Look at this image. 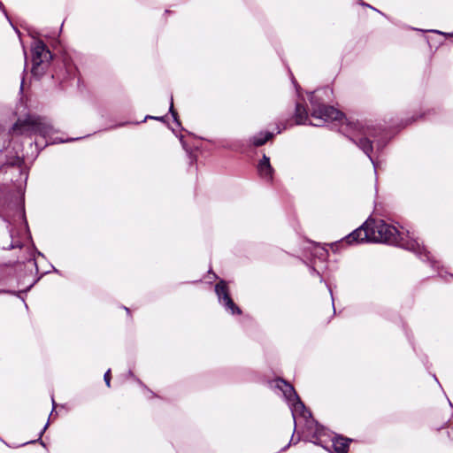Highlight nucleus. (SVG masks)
<instances>
[{"instance_id": "nucleus-1", "label": "nucleus", "mask_w": 453, "mask_h": 453, "mask_svg": "<svg viewBox=\"0 0 453 453\" xmlns=\"http://www.w3.org/2000/svg\"><path fill=\"white\" fill-rule=\"evenodd\" d=\"M409 234V232L407 233ZM398 231L395 226L387 224L383 220L365 222L346 237V242L349 244L359 243L363 242H386L398 245L405 250H411L418 255L427 257L426 248L419 242L407 234Z\"/></svg>"}, {"instance_id": "nucleus-2", "label": "nucleus", "mask_w": 453, "mask_h": 453, "mask_svg": "<svg viewBox=\"0 0 453 453\" xmlns=\"http://www.w3.org/2000/svg\"><path fill=\"white\" fill-rule=\"evenodd\" d=\"M310 102L311 104V116L313 119L312 121L310 122L311 125L320 127L324 123L328 121H340L341 131L349 138V135L348 134H350L353 132V128L349 127H346V126L348 123H354V121H349L346 119L343 114L334 107L325 105L319 102L314 94H311L310 97ZM355 124H359L360 126H363L359 122H355Z\"/></svg>"}, {"instance_id": "nucleus-3", "label": "nucleus", "mask_w": 453, "mask_h": 453, "mask_svg": "<svg viewBox=\"0 0 453 453\" xmlns=\"http://www.w3.org/2000/svg\"><path fill=\"white\" fill-rule=\"evenodd\" d=\"M12 131L16 134H40L46 137L51 134L52 127L44 122L42 118L29 115L24 119H19Z\"/></svg>"}, {"instance_id": "nucleus-4", "label": "nucleus", "mask_w": 453, "mask_h": 453, "mask_svg": "<svg viewBox=\"0 0 453 453\" xmlns=\"http://www.w3.org/2000/svg\"><path fill=\"white\" fill-rule=\"evenodd\" d=\"M353 128V132L349 134V139L356 143L370 158V160L374 164L371 153L372 151V142L371 141V137L376 136V129L372 127H365L360 126L359 124L355 123H348L346 127ZM373 167H376V165H373Z\"/></svg>"}, {"instance_id": "nucleus-5", "label": "nucleus", "mask_w": 453, "mask_h": 453, "mask_svg": "<svg viewBox=\"0 0 453 453\" xmlns=\"http://www.w3.org/2000/svg\"><path fill=\"white\" fill-rule=\"evenodd\" d=\"M51 58V52L47 46L42 41L35 42L32 46V73L34 75H42Z\"/></svg>"}, {"instance_id": "nucleus-6", "label": "nucleus", "mask_w": 453, "mask_h": 453, "mask_svg": "<svg viewBox=\"0 0 453 453\" xmlns=\"http://www.w3.org/2000/svg\"><path fill=\"white\" fill-rule=\"evenodd\" d=\"M291 404V410H292V415L294 418V420L296 419V416L299 415L300 417L306 419L307 427L309 429L312 428V426H315V430L312 434V438L318 440L321 435L324 434V429L320 426H319L313 419H308L311 418V412L306 410L304 404L300 400L299 396L297 399H295L294 402L290 403ZM296 421H295L296 423Z\"/></svg>"}, {"instance_id": "nucleus-7", "label": "nucleus", "mask_w": 453, "mask_h": 453, "mask_svg": "<svg viewBox=\"0 0 453 453\" xmlns=\"http://www.w3.org/2000/svg\"><path fill=\"white\" fill-rule=\"evenodd\" d=\"M216 294L219 302L229 311L232 314H241L240 308L234 303L228 294V288L225 281H219L215 287Z\"/></svg>"}, {"instance_id": "nucleus-8", "label": "nucleus", "mask_w": 453, "mask_h": 453, "mask_svg": "<svg viewBox=\"0 0 453 453\" xmlns=\"http://www.w3.org/2000/svg\"><path fill=\"white\" fill-rule=\"evenodd\" d=\"M257 171L260 177L266 181H271L273 180V169L270 164L269 157L265 155H264L263 158L259 161Z\"/></svg>"}, {"instance_id": "nucleus-9", "label": "nucleus", "mask_w": 453, "mask_h": 453, "mask_svg": "<svg viewBox=\"0 0 453 453\" xmlns=\"http://www.w3.org/2000/svg\"><path fill=\"white\" fill-rule=\"evenodd\" d=\"M276 387L283 392L286 399L288 401L289 403L291 402H294L295 399H297L298 395L294 387L288 383L287 381L283 380H279L276 382Z\"/></svg>"}, {"instance_id": "nucleus-10", "label": "nucleus", "mask_w": 453, "mask_h": 453, "mask_svg": "<svg viewBox=\"0 0 453 453\" xmlns=\"http://www.w3.org/2000/svg\"><path fill=\"white\" fill-rule=\"evenodd\" d=\"M349 440L343 437H337L333 440V448L335 453H347Z\"/></svg>"}, {"instance_id": "nucleus-11", "label": "nucleus", "mask_w": 453, "mask_h": 453, "mask_svg": "<svg viewBox=\"0 0 453 453\" xmlns=\"http://www.w3.org/2000/svg\"><path fill=\"white\" fill-rule=\"evenodd\" d=\"M307 119H308V114H307L305 107L301 104H297L296 107V124H298V125L305 124Z\"/></svg>"}, {"instance_id": "nucleus-12", "label": "nucleus", "mask_w": 453, "mask_h": 453, "mask_svg": "<svg viewBox=\"0 0 453 453\" xmlns=\"http://www.w3.org/2000/svg\"><path fill=\"white\" fill-rule=\"evenodd\" d=\"M273 136V134L272 133H269V132H266L265 134L264 133H260V134H258L257 135H255L252 138V143L255 146H257V147L262 146L268 140H270Z\"/></svg>"}, {"instance_id": "nucleus-13", "label": "nucleus", "mask_w": 453, "mask_h": 453, "mask_svg": "<svg viewBox=\"0 0 453 453\" xmlns=\"http://www.w3.org/2000/svg\"><path fill=\"white\" fill-rule=\"evenodd\" d=\"M63 64L65 70V74H63V79H68L72 76H74L76 73V67L73 65L72 61L68 58H65Z\"/></svg>"}, {"instance_id": "nucleus-14", "label": "nucleus", "mask_w": 453, "mask_h": 453, "mask_svg": "<svg viewBox=\"0 0 453 453\" xmlns=\"http://www.w3.org/2000/svg\"><path fill=\"white\" fill-rule=\"evenodd\" d=\"M104 381L107 385V387L111 386V370H108L104 374Z\"/></svg>"}, {"instance_id": "nucleus-15", "label": "nucleus", "mask_w": 453, "mask_h": 453, "mask_svg": "<svg viewBox=\"0 0 453 453\" xmlns=\"http://www.w3.org/2000/svg\"><path fill=\"white\" fill-rule=\"evenodd\" d=\"M170 111L172 112L173 118L176 119V115L177 113L175 112V111L173 110V102L171 103V106H170Z\"/></svg>"}, {"instance_id": "nucleus-16", "label": "nucleus", "mask_w": 453, "mask_h": 453, "mask_svg": "<svg viewBox=\"0 0 453 453\" xmlns=\"http://www.w3.org/2000/svg\"><path fill=\"white\" fill-rule=\"evenodd\" d=\"M432 32H434V33H438V34H441V35H444L443 33L438 31V30H432Z\"/></svg>"}, {"instance_id": "nucleus-17", "label": "nucleus", "mask_w": 453, "mask_h": 453, "mask_svg": "<svg viewBox=\"0 0 453 453\" xmlns=\"http://www.w3.org/2000/svg\"><path fill=\"white\" fill-rule=\"evenodd\" d=\"M53 408L55 407V400L52 398Z\"/></svg>"}, {"instance_id": "nucleus-18", "label": "nucleus", "mask_w": 453, "mask_h": 453, "mask_svg": "<svg viewBox=\"0 0 453 453\" xmlns=\"http://www.w3.org/2000/svg\"><path fill=\"white\" fill-rule=\"evenodd\" d=\"M3 4H2V2L0 1V8H2Z\"/></svg>"}]
</instances>
